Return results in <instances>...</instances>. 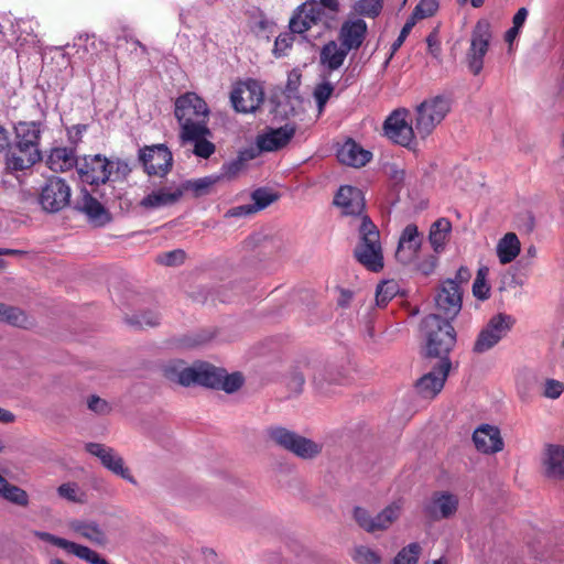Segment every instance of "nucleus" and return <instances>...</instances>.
<instances>
[{
    "mask_svg": "<svg viewBox=\"0 0 564 564\" xmlns=\"http://www.w3.org/2000/svg\"><path fill=\"white\" fill-rule=\"evenodd\" d=\"M334 204L344 216H350L351 225L358 231L359 241L354 250L357 261L372 272L383 269V252L380 232L370 217L364 214L365 197L362 192L354 186L344 185L337 191Z\"/></svg>",
    "mask_w": 564,
    "mask_h": 564,
    "instance_id": "f257e3e1",
    "label": "nucleus"
},
{
    "mask_svg": "<svg viewBox=\"0 0 564 564\" xmlns=\"http://www.w3.org/2000/svg\"><path fill=\"white\" fill-rule=\"evenodd\" d=\"M162 371L169 381L183 387L197 384L234 393L243 384L241 373L234 372L228 375L225 369L208 362H197L187 367L183 360H172L164 365Z\"/></svg>",
    "mask_w": 564,
    "mask_h": 564,
    "instance_id": "f03ea898",
    "label": "nucleus"
},
{
    "mask_svg": "<svg viewBox=\"0 0 564 564\" xmlns=\"http://www.w3.org/2000/svg\"><path fill=\"white\" fill-rule=\"evenodd\" d=\"M452 319L442 318L438 314H430L421 322V332L424 336V356L426 358H449L448 355L456 345L457 334L451 323Z\"/></svg>",
    "mask_w": 564,
    "mask_h": 564,
    "instance_id": "7ed1b4c3",
    "label": "nucleus"
},
{
    "mask_svg": "<svg viewBox=\"0 0 564 564\" xmlns=\"http://www.w3.org/2000/svg\"><path fill=\"white\" fill-rule=\"evenodd\" d=\"M174 115L180 124V134L192 137L208 126V106L195 93H186L176 99Z\"/></svg>",
    "mask_w": 564,
    "mask_h": 564,
    "instance_id": "20e7f679",
    "label": "nucleus"
},
{
    "mask_svg": "<svg viewBox=\"0 0 564 564\" xmlns=\"http://www.w3.org/2000/svg\"><path fill=\"white\" fill-rule=\"evenodd\" d=\"M265 433L268 438L276 446L302 459H313L317 457L323 449L321 443L304 437L283 426H270L267 429Z\"/></svg>",
    "mask_w": 564,
    "mask_h": 564,
    "instance_id": "39448f33",
    "label": "nucleus"
},
{
    "mask_svg": "<svg viewBox=\"0 0 564 564\" xmlns=\"http://www.w3.org/2000/svg\"><path fill=\"white\" fill-rule=\"evenodd\" d=\"M451 98L437 95L424 99L415 108V131L422 138L429 137L451 111Z\"/></svg>",
    "mask_w": 564,
    "mask_h": 564,
    "instance_id": "423d86ee",
    "label": "nucleus"
},
{
    "mask_svg": "<svg viewBox=\"0 0 564 564\" xmlns=\"http://www.w3.org/2000/svg\"><path fill=\"white\" fill-rule=\"evenodd\" d=\"M72 189L66 180L52 176L46 180L41 188L39 203L47 213H58L70 203Z\"/></svg>",
    "mask_w": 564,
    "mask_h": 564,
    "instance_id": "0eeeda50",
    "label": "nucleus"
},
{
    "mask_svg": "<svg viewBox=\"0 0 564 564\" xmlns=\"http://www.w3.org/2000/svg\"><path fill=\"white\" fill-rule=\"evenodd\" d=\"M514 318L511 315L499 313L492 316L478 334L473 351L482 354L495 347L511 330Z\"/></svg>",
    "mask_w": 564,
    "mask_h": 564,
    "instance_id": "6e6552de",
    "label": "nucleus"
},
{
    "mask_svg": "<svg viewBox=\"0 0 564 564\" xmlns=\"http://www.w3.org/2000/svg\"><path fill=\"white\" fill-rule=\"evenodd\" d=\"M491 40L490 24L486 20L476 23L471 36L470 46L466 53V64L473 75H479L484 68V58L488 52Z\"/></svg>",
    "mask_w": 564,
    "mask_h": 564,
    "instance_id": "1a4fd4ad",
    "label": "nucleus"
},
{
    "mask_svg": "<svg viewBox=\"0 0 564 564\" xmlns=\"http://www.w3.org/2000/svg\"><path fill=\"white\" fill-rule=\"evenodd\" d=\"M400 517V507L397 503L387 506L383 510L372 516L362 507H355L352 518L357 524L368 533L388 530Z\"/></svg>",
    "mask_w": 564,
    "mask_h": 564,
    "instance_id": "9d476101",
    "label": "nucleus"
},
{
    "mask_svg": "<svg viewBox=\"0 0 564 564\" xmlns=\"http://www.w3.org/2000/svg\"><path fill=\"white\" fill-rule=\"evenodd\" d=\"M263 100V88L256 79L238 83L230 93L234 109L242 113L254 112L260 108Z\"/></svg>",
    "mask_w": 564,
    "mask_h": 564,
    "instance_id": "9b49d317",
    "label": "nucleus"
},
{
    "mask_svg": "<svg viewBox=\"0 0 564 564\" xmlns=\"http://www.w3.org/2000/svg\"><path fill=\"white\" fill-rule=\"evenodd\" d=\"M409 110L399 108L393 110L383 122L384 135L393 143L411 148L415 138V126L408 121Z\"/></svg>",
    "mask_w": 564,
    "mask_h": 564,
    "instance_id": "f8f14e48",
    "label": "nucleus"
},
{
    "mask_svg": "<svg viewBox=\"0 0 564 564\" xmlns=\"http://www.w3.org/2000/svg\"><path fill=\"white\" fill-rule=\"evenodd\" d=\"M77 172L84 183L105 185L111 180V163L102 154L84 155L78 160Z\"/></svg>",
    "mask_w": 564,
    "mask_h": 564,
    "instance_id": "ddd939ff",
    "label": "nucleus"
},
{
    "mask_svg": "<svg viewBox=\"0 0 564 564\" xmlns=\"http://www.w3.org/2000/svg\"><path fill=\"white\" fill-rule=\"evenodd\" d=\"M452 362L449 358L437 360L431 369L415 382V390L423 399H434L443 389Z\"/></svg>",
    "mask_w": 564,
    "mask_h": 564,
    "instance_id": "4468645a",
    "label": "nucleus"
},
{
    "mask_svg": "<svg viewBox=\"0 0 564 564\" xmlns=\"http://www.w3.org/2000/svg\"><path fill=\"white\" fill-rule=\"evenodd\" d=\"M138 159L149 175L164 176L173 164L172 152L165 144L145 145L139 150Z\"/></svg>",
    "mask_w": 564,
    "mask_h": 564,
    "instance_id": "2eb2a0df",
    "label": "nucleus"
},
{
    "mask_svg": "<svg viewBox=\"0 0 564 564\" xmlns=\"http://www.w3.org/2000/svg\"><path fill=\"white\" fill-rule=\"evenodd\" d=\"M85 448L90 455L99 458L105 468L120 476L128 482L137 485L135 478L130 474L129 469L124 467L123 458L113 448L99 443H87Z\"/></svg>",
    "mask_w": 564,
    "mask_h": 564,
    "instance_id": "dca6fc26",
    "label": "nucleus"
},
{
    "mask_svg": "<svg viewBox=\"0 0 564 564\" xmlns=\"http://www.w3.org/2000/svg\"><path fill=\"white\" fill-rule=\"evenodd\" d=\"M463 291L457 281L445 280L435 297L437 310L447 319H454L462 310Z\"/></svg>",
    "mask_w": 564,
    "mask_h": 564,
    "instance_id": "f3484780",
    "label": "nucleus"
},
{
    "mask_svg": "<svg viewBox=\"0 0 564 564\" xmlns=\"http://www.w3.org/2000/svg\"><path fill=\"white\" fill-rule=\"evenodd\" d=\"M295 132L296 127L292 123H285L276 129L269 128L263 133L258 134L256 144L260 151H279L289 144Z\"/></svg>",
    "mask_w": 564,
    "mask_h": 564,
    "instance_id": "a211bd4d",
    "label": "nucleus"
},
{
    "mask_svg": "<svg viewBox=\"0 0 564 564\" xmlns=\"http://www.w3.org/2000/svg\"><path fill=\"white\" fill-rule=\"evenodd\" d=\"M76 209L83 213L95 227H104L111 221V214L87 189H83Z\"/></svg>",
    "mask_w": 564,
    "mask_h": 564,
    "instance_id": "6ab92c4d",
    "label": "nucleus"
},
{
    "mask_svg": "<svg viewBox=\"0 0 564 564\" xmlns=\"http://www.w3.org/2000/svg\"><path fill=\"white\" fill-rule=\"evenodd\" d=\"M421 245L422 236L417 226L414 224L406 225L399 237L395 259L402 264L411 263L416 258Z\"/></svg>",
    "mask_w": 564,
    "mask_h": 564,
    "instance_id": "aec40b11",
    "label": "nucleus"
},
{
    "mask_svg": "<svg viewBox=\"0 0 564 564\" xmlns=\"http://www.w3.org/2000/svg\"><path fill=\"white\" fill-rule=\"evenodd\" d=\"M42 161V152H34L23 147L9 143L4 154L6 170L10 173L21 172L31 169Z\"/></svg>",
    "mask_w": 564,
    "mask_h": 564,
    "instance_id": "412c9836",
    "label": "nucleus"
},
{
    "mask_svg": "<svg viewBox=\"0 0 564 564\" xmlns=\"http://www.w3.org/2000/svg\"><path fill=\"white\" fill-rule=\"evenodd\" d=\"M367 32L368 25L362 19H348L338 31V41L349 52L357 51L362 45Z\"/></svg>",
    "mask_w": 564,
    "mask_h": 564,
    "instance_id": "4be33fe9",
    "label": "nucleus"
},
{
    "mask_svg": "<svg viewBox=\"0 0 564 564\" xmlns=\"http://www.w3.org/2000/svg\"><path fill=\"white\" fill-rule=\"evenodd\" d=\"M321 20L322 17L319 15V11H317L315 0H306L294 10L289 22V28L293 33L304 34Z\"/></svg>",
    "mask_w": 564,
    "mask_h": 564,
    "instance_id": "5701e85b",
    "label": "nucleus"
},
{
    "mask_svg": "<svg viewBox=\"0 0 564 564\" xmlns=\"http://www.w3.org/2000/svg\"><path fill=\"white\" fill-rule=\"evenodd\" d=\"M343 370L335 364H319L314 367L313 386L317 392L328 394L333 386H339L344 381Z\"/></svg>",
    "mask_w": 564,
    "mask_h": 564,
    "instance_id": "b1692460",
    "label": "nucleus"
},
{
    "mask_svg": "<svg viewBox=\"0 0 564 564\" xmlns=\"http://www.w3.org/2000/svg\"><path fill=\"white\" fill-rule=\"evenodd\" d=\"M13 144L23 147L34 152H42L40 142L42 137V124L36 121H19L13 128Z\"/></svg>",
    "mask_w": 564,
    "mask_h": 564,
    "instance_id": "393cba45",
    "label": "nucleus"
},
{
    "mask_svg": "<svg viewBox=\"0 0 564 564\" xmlns=\"http://www.w3.org/2000/svg\"><path fill=\"white\" fill-rule=\"evenodd\" d=\"M336 156L341 164L351 167H362L372 159V153L364 149L354 139L348 138L338 144Z\"/></svg>",
    "mask_w": 564,
    "mask_h": 564,
    "instance_id": "a878e982",
    "label": "nucleus"
},
{
    "mask_svg": "<svg viewBox=\"0 0 564 564\" xmlns=\"http://www.w3.org/2000/svg\"><path fill=\"white\" fill-rule=\"evenodd\" d=\"M458 499L449 492H435L424 507L426 516L434 520L446 519L457 511Z\"/></svg>",
    "mask_w": 564,
    "mask_h": 564,
    "instance_id": "bb28decb",
    "label": "nucleus"
},
{
    "mask_svg": "<svg viewBox=\"0 0 564 564\" xmlns=\"http://www.w3.org/2000/svg\"><path fill=\"white\" fill-rule=\"evenodd\" d=\"M279 194L274 191L260 187L252 192L251 199L252 204L240 205L231 208L227 215L232 217L248 216L267 208L272 203L279 199Z\"/></svg>",
    "mask_w": 564,
    "mask_h": 564,
    "instance_id": "cd10ccee",
    "label": "nucleus"
},
{
    "mask_svg": "<svg viewBox=\"0 0 564 564\" xmlns=\"http://www.w3.org/2000/svg\"><path fill=\"white\" fill-rule=\"evenodd\" d=\"M473 441L476 448L485 454L500 452L503 447L499 430L488 424H484L474 431Z\"/></svg>",
    "mask_w": 564,
    "mask_h": 564,
    "instance_id": "c85d7f7f",
    "label": "nucleus"
},
{
    "mask_svg": "<svg viewBox=\"0 0 564 564\" xmlns=\"http://www.w3.org/2000/svg\"><path fill=\"white\" fill-rule=\"evenodd\" d=\"M543 469L547 478L564 480V446L547 444L543 455Z\"/></svg>",
    "mask_w": 564,
    "mask_h": 564,
    "instance_id": "c756f323",
    "label": "nucleus"
},
{
    "mask_svg": "<svg viewBox=\"0 0 564 564\" xmlns=\"http://www.w3.org/2000/svg\"><path fill=\"white\" fill-rule=\"evenodd\" d=\"M183 196V189L178 187H162L144 196L140 206L145 209H156L175 204Z\"/></svg>",
    "mask_w": 564,
    "mask_h": 564,
    "instance_id": "7c9ffc66",
    "label": "nucleus"
},
{
    "mask_svg": "<svg viewBox=\"0 0 564 564\" xmlns=\"http://www.w3.org/2000/svg\"><path fill=\"white\" fill-rule=\"evenodd\" d=\"M203 130L204 131L196 132V134H193L192 137L180 134V139L182 143H192L194 145L193 153L196 156L208 159L215 153L216 147L208 140V138L212 137V131L208 126H205Z\"/></svg>",
    "mask_w": 564,
    "mask_h": 564,
    "instance_id": "2f4dec72",
    "label": "nucleus"
},
{
    "mask_svg": "<svg viewBox=\"0 0 564 564\" xmlns=\"http://www.w3.org/2000/svg\"><path fill=\"white\" fill-rule=\"evenodd\" d=\"M75 151L72 148H54L51 150L46 164L54 172H66L77 166Z\"/></svg>",
    "mask_w": 564,
    "mask_h": 564,
    "instance_id": "473e14b6",
    "label": "nucleus"
},
{
    "mask_svg": "<svg viewBox=\"0 0 564 564\" xmlns=\"http://www.w3.org/2000/svg\"><path fill=\"white\" fill-rule=\"evenodd\" d=\"M349 51L336 41L327 42L321 50V63L329 70H336L344 64Z\"/></svg>",
    "mask_w": 564,
    "mask_h": 564,
    "instance_id": "72a5a7b5",
    "label": "nucleus"
},
{
    "mask_svg": "<svg viewBox=\"0 0 564 564\" xmlns=\"http://www.w3.org/2000/svg\"><path fill=\"white\" fill-rule=\"evenodd\" d=\"M101 41H97L94 34H80L75 39L73 47L76 48L78 58L86 63H94L98 54Z\"/></svg>",
    "mask_w": 564,
    "mask_h": 564,
    "instance_id": "f704fd0d",
    "label": "nucleus"
},
{
    "mask_svg": "<svg viewBox=\"0 0 564 564\" xmlns=\"http://www.w3.org/2000/svg\"><path fill=\"white\" fill-rule=\"evenodd\" d=\"M451 230L452 224L447 218H440L432 224L429 232V241L435 252L438 253L444 250Z\"/></svg>",
    "mask_w": 564,
    "mask_h": 564,
    "instance_id": "c9c22d12",
    "label": "nucleus"
},
{
    "mask_svg": "<svg viewBox=\"0 0 564 564\" xmlns=\"http://www.w3.org/2000/svg\"><path fill=\"white\" fill-rule=\"evenodd\" d=\"M520 252V241L514 232L506 234L497 245V254L500 263L513 261Z\"/></svg>",
    "mask_w": 564,
    "mask_h": 564,
    "instance_id": "e433bc0d",
    "label": "nucleus"
},
{
    "mask_svg": "<svg viewBox=\"0 0 564 564\" xmlns=\"http://www.w3.org/2000/svg\"><path fill=\"white\" fill-rule=\"evenodd\" d=\"M70 528L96 544L102 545L107 541L105 532L95 521L75 520L70 522Z\"/></svg>",
    "mask_w": 564,
    "mask_h": 564,
    "instance_id": "4c0bfd02",
    "label": "nucleus"
},
{
    "mask_svg": "<svg viewBox=\"0 0 564 564\" xmlns=\"http://www.w3.org/2000/svg\"><path fill=\"white\" fill-rule=\"evenodd\" d=\"M220 176L209 175L183 183L178 189L191 191L196 197L208 194L209 189L219 181Z\"/></svg>",
    "mask_w": 564,
    "mask_h": 564,
    "instance_id": "58836bf2",
    "label": "nucleus"
},
{
    "mask_svg": "<svg viewBox=\"0 0 564 564\" xmlns=\"http://www.w3.org/2000/svg\"><path fill=\"white\" fill-rule=\"evenodd\" d=\"M399 292L400 285L395 280L382 281L376 289V304L379 307L386 306Z\"/></svg>",
    "mask_w": 564,
    "mask_h": 564,
    "instance_id": "ea45409f",
    "label": "nucleus"
},
{
    "mask_svg": "<svg viewBox=\"0 0 564 564\" xmlns=\"http://www.w3.org/2000/svg\"><path fill=\"white\" fill-rule=\"evenodd\" d=\"M0 321L18 327H25L29 324V318L22 310L4 304H0Z\"/></svg>",
    "mask_w": 564,
    "mask_h": 564,
    "instance_id": "a19ab883",
    "label": "nucleus"
},
{
    "mask_svg": "<svg viewBox=\"0 0 564 564\" xmlns=\"http://www.w3.org/2000/svg\"><path fill=\"white\" fill-rule=\"evenodd\" d=\"M422 553V546L412 542L402 547L393 558V564H416Z\"/></svg>",
    "mask_w": 564,
    "mask_h": 564,
    "instance_id": "79ce46f5",
    "label": "nucleus"
},
{
    "mask_svg": "<svg viewBox=\"0 0 564 564\" xmlns=\"http://www.w3.org/2000/svg\"><path fill=\"white\" fill-rule=\"evenodd\" d=\"M356 14L365 18H377L383 8L382 0H357L354 4Z\"/></svg>",
    "mask_w": 564,
    "mask_h": 564,
    "instance_id": "37998d69",
    "label": "nucleus"
},
{
    "mask_svg": "<svg viewBox=\"0 0 564 564\" xmlns=\"http://www.w3.org/2000/svg\"><path fill=\"white\" fill-rule=\"evenodd\" d=\"M335 90L334 85L328 82H322L317 84L313 90V97L317 105L318 113L322 115L325 110L326 104L332 97L333 93Z\"/></svg>",
    "mask_w": 564,
    "mask_h": 564,
    "instance_id": "c03bdc74",
    "label": "nucleus"
},
{
    "mask_svg": "<svg viewBox=\"0 0 564 564\" xmlns=\"http://www.w3.org/2000/svg\"><path fill=\"white\" fill-rule=\"evenodd\" d=\"M68 553H72L75 556L79 557L80 560H84L90 564H109L96 551L89 549L88 546L77 544L75 542L72 543Z\"/></svg>",
    "mask_w": 564,
    "mask_h": 564,
    "instance_id": "a18cd8bd",
    "label": "nucleus"
},
{
    "mask_svg": "<svg viewBox=\"0 0 564 564\" xmlns=\"http://www.w3.org/2000/svg\"><path fill=\"white\" fill-rule=\"evenodd\" d=\"M351 556L352 560L358 564H380L381 562L380 554L365 545L355 547Z\"/></svg>",
    "mask_w": 564,
    "mask_h": 564,
    "instance_id": "49530a36",
    "label": "nucleus"
},
{
    "mask_svg": "<svg viewBox=\"0 0 564 564\" xmlns=\"http://www.w3.org/2000/svg\"><path fill=\"white\" fill-rule=\"evenodd\" d=\"M437 9V0H421L414 8L410 19H412L416 23L417 20L426 19L434 15Z\"/></svg>",
    "mask_w": 564,
    "mask_h": 564,
    "instance_id": "de8ad7c7",
    "label": "nucleus"
},
{
    "mask_svg": "<svg viewBox=\"0 0 564 564\" xmlns=\"http://www.w3.org/2000/svg\"><path fill=\"white\" fill-rule=\"evenodd\" d=\"M111 163V182L117 181H126L130 175L132 167L128 160L115 158L112 160L109 159Z\"/></svg>",
    "mask_w": 564,
    "mask_h": 564,
    "instance_id": "09e8293b",
    "label": "nucleus"
},
{
    "mask_svg": "<svg viewBox=\"0 0 564 564\" xmlns=\"http://www.w3.org/2000/svg\"><path fill=\"white\" fill-rule=\"evenodd\" d=\"M488 268L482 267L478 270L473 284V293L478 300H487L489 297L490 288L486 283Z\"/></svg>",
    "mask_w": 564,
    "mask_h": 564,
    "instance_id": "8fccbe9b",
    "label": "nucleus"
},
{
    "mask_svg": "<svg viewBox=\"0 0 564 564\" xmlns=\"http://www.w3.org/2000/svg\"><path fill=\"white\" fill-rule=\"evenodd\" d=\"M1 497L21 507H26L29 505V496L26 491L12 484L7 487Z\"/></svg>",
    "mask_w": 564,
    "mask_h": 564,
    "instance_id": "3c124183",
    "label": "nucleus"
},
{
    "mask_svg": "<svg viewBox=\"0 0 564 564\" xmlns=\"http://www.w3.org/2000/svg\"><path fill=\"white\" fill-rule=\"evenodd\" d=\"M414 25H415V22L412 19H409L405 22V24L403 25V28L400 31L399 36L397 37V40L392 43V45L390 47V53H389V56L387 57V59L383 63V68L388 67L391 58L397 53V51L402 46V44L404 43L406 36L409 35V33L411 32V30H412V28Z\"/></svg>",
    "mask_w": 564,
    "mask_h": 564,
    "instance_id": "603ef678",
    "label": "nucleus"
},
{
    "mask_svg": "<svg viewBox=\"0 0 564 564\" xmlns=\"http://www.w3.org/2000/svg\"><path fill=\"white\" fill-rule=\"evenodd\" d=\"M127 323L133 327H140V328L145 327V326L153 327V326L159 325L160 317L154 312H147L141 315H133V316L127 318Z\"/></svg>",
    "mask_w": 564,
    "mask_h": 564,
    "instance_id": "864d4df0",
    "label": "nucleus"
},
{
    "mask_svg": "<svg viewBox=\"0 0 564 564\" xmlns=\"http://www.w3.org/2000/svg\"><path fill=\"white\" fill-rule=\"evenodd\" d=\"M57 494L59 497L72 501V502H83L84 494L79 490V487L75 482H65L62 484L57 488Z\"/></svg>",
    "mask_w": 564,
    "mask_h": 564,
    "instance_id": "5fc2aeb1",
    "label": "nucleus"
},
{
    "mask_svg": "<svg viewBox=\"0 0 564 564\" xmlns=\"http://www.w3.org/2000/svg\"><path fill=\"white\" fill-rule=\"evenodd\" d=\"M564 392V383L555 379H546L543 384L542 395L546 399H558Z\"/></svg>",
    "mask_w": 564,
    "mask_h": 564,
    "instance_id": "6e6d98bb",
    "label": "nucleus"
},
{
    "mask_svg": "<svg viewBox=\"0 0 564 564\" xmlns=\"http://www.w3.org/2000/svg\"><path fill=\"white\" fill-rule=\"evenodd\" d=\"M185 256L184 250L175 249L160 256L158 261L164 265L174 267L182 264L185 260Z\"/></svg>",
    "mask_w": 564,
    "mask_h": 564,
    "instance_id": "4d7b16f0",
    "label": "nucleus"
},
{
    "mask_svg": "<svg viewBox=\"0 0 564 564\" xmlns=\"http://www.w3.org/2000/svg\"><path fill=\"white\" fill-rule=\"evenodd\" d=\"M294 33L291 31L289 33L280 34L274 42V54L275 56L285 55L288 48H290L294 41Z\"/></svg>",
    "mask_w": 564,
    "mask_h": 564,
    "instance_id": "13d9d810",
    "label": "nucleus"
},
{
    "mask_svg": "<svg viewBox=\"0 0 564 564\" xmlns=\"http://www.w3.org/2000/svg\"><path fill=\"white\" fill-rule=\"evenodd\" d=\"M34 535L37 536L40 540L42 541H45V542H48L53 545H56L58 547H62L64 550H66L67 552L69 551L70 549V545L73 542L66 540V539H63V538H58L52 533H48V532H43V531H34Z\"/></svg>",
    "mask_w": 564,
    "mask_h": 564,
    "instance_id": "bf43d9fd",
    "label": "nucleus"
},
{
    "mask_svg": "<svg viewBox=\"0 0 564 564\" xmlns=\"http://www.w3.org/2000/svg\"><path fill=\"white\" fill-rule=\"evenodd\" d=\"M88 409L97 414L106 415L110 412L111 408L108 402L97 395H91L87 401Z\"/></svg>",
    "mask_w": 564,
    "mask_h": 564,
    "instance_id": "052dcab7",
    "label": "nucleus"
},
{
    "mask_svg": "<svg viewBox=\"0 0 564 564\" xmlns=\"http://www.w3.org/2000/svg\"><path fill=\"white\" fill-rule=\"evenodd\" d=\"M245 164L238 158L225 163L221 167V176L227 178H231L236 176L242 169Z\"/></svg>",
    "mask_w": 564,
    "mask_h": 564,
    "instance_id": "680f3d73",
    "label": "nucleus"
},
{
    "mask_svg": "<svg viewBox=\"0 0 564 564\" xmlns=\"http://www.w3.org/2000/svg\"><path fill=\"white\" fill-rule=\"evenodd\" d=\"M315 3L317 4V11H319L322 18L326 10L330 13H336L339 10L338 0H315Z\"/></svg>",
    "mask_w": 564,
    "mask_h": 564,
    "instance_id": "e2e57ef3",
    "label": "nucleus"
},
{
    "mask_svg": "<svg viewBox=\"0 0 564 564\" xmlns=\"http://www.w3.org/2000/svg\"><path fill=\"white\" fill-rule=\"evenodd\" d=\"M305 383V378L301 372H293L289 380V387L295 392H301Z\"/></svg>",
    "mask_w": 564,
    "mask_h": 564,
    "instance_id": "0e129e2a",
    "label": "nucleus"
},
{
    "mask_svg": "<svg viewBox=\"0 0 564 564\" xmlns=\"http://www.w3.org/2000/svg\"><path fill=\"white\" fill-rule=\"evenodd\" d=\"M262 151L259 150V148H248L239 151L238 159L241 160V162L246 165L248 161L253 160L259 153Z\"/></svg>",
    "mask_w": 564,
    "mask_h": 564,
    "instance_id": "69168bd1",
    "label": "nucleus"
},
{
    "mask_svg": "<svg viewBox=\"0 0 564 564\" xmlns=\"http://www.w3.org/2000/svg\"><path fill=\"white\" fill-rule=\"evenodd\" d=\"M528 13L527 8H520L513 15L512 25L521 30L528 18Z\"/></svg>",
    "mask_w": 564,
    "mask_h": 564,
    "instance_id": "338daca9",
    "label": "nucleus"
},
{
    "mask_svg": "<svg viewBox=\"0 0 564 564\" xmlns=\"http://www.w3.org/2000/svg\"><path fill=\"white\" fill-rule=\"evenodd\" d=\"M436 258L431 257L429 260H424L419 264V270L425 274L429 275L433 272L434 268L436 267Z\"/></svg>",
    "mask_w": 564,
    "mask_h": 564,
    "instance_id": "774afa93",
    "label": "nucleus"
}]
</instances>
